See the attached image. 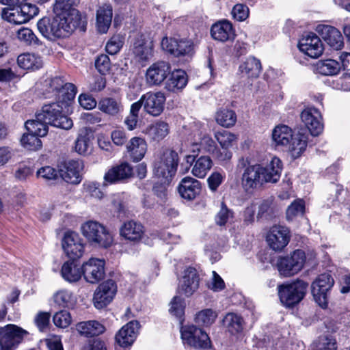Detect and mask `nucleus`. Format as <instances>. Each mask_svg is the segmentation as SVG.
Listing matches in <instances>:
<instances>
[{
  "mask_svg": "<svg viewBox=\"0 0 350 350\" xmlns=\"http://www.w3.org/2000/svg\"><path fill=\"white\" fill-rule=\"evenodd\" d=\"M282 161L278 157H273L266 164H255L246 167L242 174L241 185L248 193L267 183H277L281 175Z\"/></svg>",
  "mask_w": 350,
  "mask_h": 350,
  "instance_id": "obj_1",
  "label": "nucleus"
},
{
  "mask_svg": "<svg viewBox=\"0 0 350 350\" xmlns=\"http://www.w3.org/2000/svg\"><path fill=\"white\" fill-rule=\"evenodd\" d=\"M39 32L50 40L59 38H66L70 35L77 28L76 21H68L61 14H55L53 18L43 17L37 23Z\"/></svg>",
  "mask_w": 350,
  "mask_h": 350,
  "instance_id": "obj_2",
  "label": "nucleus"
},
{
  "mask_svg": "<svg viewBox=\"0 0 350 350\" xmlns=\"http://www.w3.org/2000/svg\"><path fill=\"white\" fill-rule=\"evenodd\" d=\"M69 103L57 100V102L45 104L41 111L36 113V118L57 128L70 129L73 125L72 120L62 113L63 110L68 107Z\"/></svg>",
  "mask_w": 350,
  "mask_h": 350,
  "instance_id": "obj_3",
  "label": "nucleus"
},
{
  "mask_svg": "<svg viewBox=\"0 0 350 350\" xmlns=\"http://www.w3.org/2000/svg\"><path fill=\"white\" fill-rule=\"evenodd\" d=\"M81 232L87 242L93 247L106 249L113 243L111 232L98 221L89 220L83 223Z\"/></svg>",
  "mask_w": 350,
  "mask_h": 350,
  "instance_id": "obj_4",
  "label": "nucleus"
},
{
  "mask_svg": "<svg viewBox=\"0 0 350 350\" xmlns=\"http://www.w3.org/2000/svg\"><path fill=\"white\" fill-rule=\"evenodd\" d=\"M179 161L178 154L174 150L167 149L154 163V174L164 183H170L175 175Z\"/></svg>",
  "mask_w": 350,
  "mask_h": 350,
  "instance_id": "obj_5",
  "label": "nucleus"
},
{
  "mask_svg": "<svg viewBox=\"0 0 350 350\" xmlns=\"http://www.w3.org/2000/svg\"><path fill=\"white\" fill-rule=\"evenodd\" d=\"M308 283L297 280L291 283L278 286V294L281 302L286 307H293L304 297Z\"/></svg>",
  "mask_w": 350,
  "mask_h": 350,
  "instance_id": "obj_6",
  "label": "nucleus"
},
{
  "mask_svg": "<svg viewBox=\"0 0 350 350\" xmlns=\"http://www.w3.org/2000/svg\"><path fill=\"white\" fill-rule=\"evenodd\" d=\"M305 252L296 250L289 255L280 257L277 260V268L281 275L291 277L299 272L306 262Z\"/></svg>",
  "mask_w": 350,
  "mask_h": 350,
  "instance_id": "obj_7",
  "label": "nucleus"
},
{
  "mask_svg": "<svg viewBox=\"0 0 350 350\" xmlns=\"http://www.w3.org/2000/svg\"><path fill=\"white\" fill-rule=\"evenodd\" d=\"M334 284V279L329 273L319 275L312 283L311 291L315 302L322 308L328 306V293Z\"/></svg>",
  "mask_w": 350,
  "mask_h": 350,
  "instance_id": "obj_8",
  "label": "nucleus"
},
{
  "mask_svg": "<svg viewBox=\"0 0 350 350\" xmlns=\"http://www.w3.org/2000/svg\"><path fill=\"white\" fill-rule=\"evenodd\" d=\"M181 338L185 345L196 349H206L210 346L208 334L196 325H185L180 328Z\"/></svg>",
  "mask_w": 350,
  "mask_h": 350,
  "instance_id": "obj_9",
  "label": "nucleus"
},
{
  "mask_svg": "<svg viewBox=\"0 0 350 350\" xmlns=\"http://www.w3.org/2000/svg\"><path fill=\"white\" fill-rule=\"evenodd\" d=\"M28 332L14 324L0 327V350H13Z\"/></svg>",
  "mask_w": 350,
  "mask_h": 350,
  "instance_id": "obj_10",
  "label": "nucleus"
},
{
  "mask_svg": "<svg viewBox=\"0 0 350 350\" xmlns=\"http://www.w3.org/2000/svg\"><path fill=\"white\" fill-rule=\"evenodd\" d=\"M49 92L55 94L57 100L65 101L72 100L76 95L77 90L74 84L66 83L60 77H55L46 81Z\"/></svg>",
  "mask_w": 350,
  "mask_h": 350,
  "instance_id": "obj_11",
  "label": "nucleus"
},
{
  "mask_svg": "<svg viewBox=\"0 0 350 350\" xmlns=\"http://www.w3.org/2000/svg\"><path fill=\"white\" fill-rule=\"evenodd\" d=\"M79 1V0H55L54 12L55 14L62 15L68 21H70L71 19L72 21H76L77 26L83 28L84 21H83L79 10L76 9Z\"/></svg>",
  "mask_w": 350,
  "mask_h": 350,
  "instance_id": "obj_12",
  "label": "nucleus"
},
{
  "mask_svg": "<svg viewBox=\"0 0 350 350\" xmlns=\"http://www.w3.org/2000/svg\"><path fill=\"white\" fill-rule=\"evenodd\" d=\"M171 65L165 61L151 64L146 70V79L150 85L160 86L171 73Z\"/></svg>",
  "mask_w": 350,
  "mask_h": 350,
  "instance_id": "obj_13",
  "label": "nucleus"
},
{
  "mask_svg": "<svg viewBox=\"0 0 350 350\" xmlns=\"http://www.w3.org/2000/svg\"><path fill=\"white\" fill-rule=\"evenodd\" d=\"M200 278L196 269L189 267L183 272L178 283V292L187 297L192 295L199 288Z\"/></svg>",
  "mask_w": 350,
  "mask_h": 350,
  "instance_id": "obj_14",
  "label": "nucleus"
},
{
  "mask_svg": "<svg viewBox=\"0 0 350 350\" xmlns=\"http://www.w3.org/2000/svg\"><path fill=\"white\" fill-rule=\"evenodd\" d=\"M116 291V283L112 280H108L100 284L94 294V306L98 309H102L107 306L113 299Z\"/></svg>",
  "mask_w": 350,
  "mask_h": 350,
  "instance_id": "obj_15",
  "label": "nucleus"
},
{
  "mask_svg": "<svg viewBox=\"0 0 350 350\" xmlns=\"http://www.w3.org/2000/svg\"><path fill=\"white\" fill-rule=\"evenodd\" d=\"M161 45L164 51L176 57L191 55L193 53V44L189 40L163 38Z\"/></svg>",
  "mask_w": 350,
  "mask_h": 350,
  "instance_id": "obj_16",
  "label": "nucleus"
},
{
  "mask_svg": "<svg viewBox=\"0 0 350 350\" xmlns=\"http://www.w3.org/2000/svg\"><path fill=\"white\" fill-rule=\"evenodd\" d=\"M298 47L301 52L311 58H318L324 51L322 41L316 33L312 32L303 36L299 42Z\"/></svg>",
  "mask_w": 350,
  "mask_h": 350,
  "instance_id": "obj_17",
  "label": "nucleus"
},
{
  "mask_svg": "<svg viewBox=\"0 0 350 350\" xmlns=\"http://www.w3.org/2000/svg\"><path fill=\"white\" fill-rule=\"evenodd\" d=\"M62 245L64 253L72 260L81 258L83 254L84 245L81 239L75 232L66 233Z\"/></svg>",
  "mask_w": 350,
  "mask_h": 350,
  "instance_id": "obj_18",
  "label": "nucleus"
},
{
  "mask_svg": "<svg viewBox=\"0 0 350 350\" xmlns=\"http://www.w3.org/2000/svg\"><path fill=\"white\" fill-rule=\"evenodd\" d=\"M291 235L287 227L273 226L267 236V241L269 247L274 251H281L288 243Z\"/></svg>",
  "mask_w": 350,
  "mask_h": 350,
  "instance_id": "obj_19",
  "label": "nucleus"
},
{
  "mask_svg": "<svg viewBox=\"0 0 350 350\" xmlns=\"http://www.w3.org/2000/svg\"><path fill=\"white\" fill-rule=\"evenodd\" d=\"M81 269L85 280L88 282L95 284L104 278L105 261L92 258L84 262Z\"/></svg>",
  "mask_w": 350,
  "mask_h": 350,
  "instance_id": "obj_20",
  "label": "nucleus"
},
{
  "mask_svg": "<svg viewBox=\"0 0 350 350\" xmlns=\"http://www.w3.org/2000/svg\"><path fill=\"white\" fill-rule=\"evenodd\" d=\"M301 118L312 135L317 136L323 131L322 116L319 109L314 107L306 108L301 112Z\"/></svg>",
  "mask_w": 350,
  "mask_h": 350,
  "instance_id": "obj_21",
  "label": "nucleus"
},
{
  "mask_svg": "<svg viewBox=\"0 0 350 350\" xmlns=\"http://www.w3.org/2000/svg\"><path fill=\"white\" fill-rule=\"evenodd\" d=\"M144 101V109L152 116H159L164 109L165 96L161 92H148L142 96Z\"/></svg>",
  "mask_w": 350,
  "mask_h": 350,
  "instance_id": "obj_22",
  "label": "nucleus"
},
{
  "mask_svg": "<svg viewBox=\"0 0 350 350\" xmlns=\"http://www.w3.org/2000/svg\"><path fill=\"white\" fill-rule=\"evenodd\" d=\"M83 164L80 160H69L62 165L59 173L64 180L71 184H79L81 180V171Z\"/></svg>",
  "mask_w": 350,
  "mask_h": 350,
  "instance_id": "obj_23",
  "label": "nucleus"
},
{
  "mask_svg": "<svg viewBox=\"0 0 350 350\" xmlns=\"http://www.w3.org/2000/svg\"><path fill=\"white\" fill-rule=\"evenodd\" d=\"M317 31L321 35L322 39L334 49L340 50L343 46L342 36L336 28L329 25H319L317 27Z\"/></svg>",
  "mask_w": 350,
  "mask_h": 350,
  "instance_id": "obj_24",
  "label": "nucleus"
},
{
  "mask_svg": "<svg viewBox=\"0 0 350 350\" xmlns=\"http://www.w3.org/2000/svg\"><path fill=\"white\" fill-rule=\"evenodd\" d=\"M153 44L147 39L145 36L138 35L133 43V53L135 58L139 62H144L150 59L152 56Z\"/></svg>",
  "mask_w": 350,
  "mask_h": 350,
  "instance_id": "obj_25",
  "label": "nucleus"
},
{
  "mask_svg": "<svg viewBox=\"0 0 350 350\" xmlns=\"http://www.w3.org/2000/svg\"><path fill=\"white\" fill-rule=\"evenodd\" d=\"M178 191L183 198L193 200L201 192V183L192 177L187 176L180 182Z\"/></svg>",
  "mask_w": 350,
  "mask_h": 350,
  "instance_id": "obj_26",
  "label": "nucleus"
},
{
  "mask_svg": "<svg viewBox=\"0 0 350 350\" xmlns=\"http://www.w3.org/2000/svg\"><path fill=\"white\" fill-rule=\"evenodd\" d=\"M185 159L193 165L192 174L199 178H204L213 165L212 160L208 156H201L196 159L195 155H187Z\"/></svg>",
  "mask_w": 350,
  "mask_h": 350,
  "instance_id": "obj_27",
  "label": "nucleus"
},
{
  "mask_svg": "<svg viewBox=\"0 0 350 350\" xmlns=\"http://www.w3.org/2000/svg\"><path fill=\"white\" fill-rule=\"evenodd\" d=\"M139 329V322L131 321L123 326L116 335V340L120 346L126 347L133 344Z\"/></svg>",
  "mask_w": 350,
  "mask_h": 350,
  "instance_id": "obj_28",
  "label": "nucleus"
},
{
  "mask_svg": "<svg viewBox=\"0 0 350 350\" xmlns=\"http://www.w3.org/2000/svg\"><path fill=\"white\" fill-rule=\"evenodd\" d=\"M144 233V226L133 220L125 221L120 228V235L124 239L136 242L139 241Z\"/></svg>",
  "mask_w": 350,
  "mask_h": 350,
  "instance_id": "obj_29",
  "label": "nucleus"
},
{
  "mask_svg": "<svg viewBox=\"0 0 350 350\" xmlns=\"http://www.w3.org/2000/svg\"><path fill=\"white\" fill-rule=\"evenodd\" d=\"M133 174L132 166L124 162L109 170L104 176V180L109 183L129 178Z\"/></svg>",
  "mask_w": 350,
  "mask_h": 350,
  "instance_id": "obj_30",
  "label": "nucleus"
},
{
  "mask_svg": "<svg viewBox=\"0 0 350 350\" xmlns=\"http://www.w3.org/2000/svg\"><path fill=\"white\" fill-rule=\"evenodd\" d=\"M211 34L214 40L220 42L232 40L234 37L232 26L228 21L214 24L211 29Z\"/></svg>",
  "mask_w": 350,
  "mask_h": 350,
  "instance_id": "obj_31",
  "label": "nucleus"
},
{
  "mask_svg": "<svg viewBox=\"0 0 350 350\" xmlns=\"http://www.w3.org/2000/svg\"><path fill=\"white\" fill-rule=\"evenodd\" d=\"M113 16L112 6L104 4L96 12V27L101 33H106L111 23Z\"/></svg>",
  "mask_w": 350,
  "mask_h": 350,
  "instance_id": "obj_32",
  "label": "nucleus"
},
{
  "mask_svg": "<svg viewBox=\"0 0 350 350\" xmlns=\"http://www.w3.org/2000/svg\"><path fill=\"white\" fill-rule=\"evenodd\" d=\"M187 75L183 70L171 71L170 77L165 83V88L170 92L183 90L187 83Z\"/></svg>",
  "mask_w": 350,
  "mask_h": 350,
  "instance_id": "obj_33",
  "label": "nucleus"
},
{
  "mask_svg": "<svg viewBox=\"0 0 350 350\" xmlns=\"http://www.w3.org/2000/svg\"><path fill=\"white\" fill-rule=\"evenodd\" d=\"M127 152L133 161H139L144 157L147 145L145 140L141 137H134L126 145Z\"/></svg>",
  "mask_w": 350,
  "mask_h": 350,
  "instance_id": "obj_34",
  "label": "nucleus"
},
{
  "mask_svg": "<svg viewBox=\"0 0 350 350\" xmlns=\"http://www.w3.org/2000/svg\"><path fill=\"white\" fill-rule=\"evenodd\" d=\"M93 135L86 128L80 130L75 142V151L82 155H87L92 150Z\"/></svg>",
  "mask_w": 350,
  "mask_h": 350,
  "instance_id": "obj_35",
  "label": "nucleus"
},
{
  "mask_svg": "<svg viewBox=\"0 0 350 350\" xmlns=\"http://www.w3.org/2000/svg\"><path fill=\"white\" fill-rule=\"evenodd\" d=\"M193 152H198L201 149L205 152L213 154L215 152L217 145L215 141L208 135H204L202 131H198L194 135V142L192 144Z\"/></svg>",
  "mask_w": 350,
  "mask_h": 350,
  "instance_id": "obj_36",
  "label": "nucleus"
},
{
  "mask_svg": "<svg viewBox=\"0 0 350 350\" xmlns=\"http://www.w3.org/2000/svg\"><path fill=\"white\" fill-rule=\"evenodd\" d=\"M239 70L243 77L257 78L261 71V64L258 59L249 57L239 66Z\"/></svg>",
  "mask_w": 350,
  "mask_h": 350,
  "instance_id": "obj_37",
  "label": "nucleus"
},
{
  "mask_svg": "<svg viewBox=\"0 0 350 350\" xmlns=\"http://www.w3.org/2000/svg\"><path fill=\"white\" fill-rule=\"evenodd\" d=\"M98 109L111 116H115L123 109L121 100L112 97L102 98L98 103Z\"/></svg>",
  "mask_w": 350,
  "mask_h": 350,
  "instance_id": "obj_38",
  "label": "nucleus"
},
{
  "mask_svg": "<svg viewBox=\"0 0 350 350\" xmlns=\"http://www.w3.org/2000/svg\"><path fill=\"white\" fill-rule=\"evenodd\" d=\"M223 323L227 331L232 335H237L243 330L244 321L237 314L228 313L223 319Z\"/></svg>",
  "mask_w": 350,
  "mask_h": 350,
  "instance_id": "obj_39",
  "label": "nucleus"
},
{
  "mask_svg": "<svg viewBox=\"0 0 350 350\" xmlns=\"http://www.w3.org/2000/svg\"><path fill=\"white\" fill-rule=\"evenodd\" d=\"M77 330L82 336L92 337L105 332V327L96 321L80 322L77 325Z\"/></svg>",
  "mask_w": 350,
  "mask_h": 350,
  "instance_id": "obj_40",
  "label": "nucleus"
},
{
  "mask_svg": "<svg viewBox=\"0 0 350 350\" xmlns=\"http://www.w3.org/2000/svg\"><path fill=\"white\" fill-rule=\"evenodd\" d=\"M17 63L21 68L33 70L40 68L43 65L42 58L33 53L20 55L17 58Z\"/></svg>",
  "mask_w": 350,
  "mask_h": 350,
  "instance_id": "obj_41",
  "label": "nucleus"
},
{
  "mask_svg": "<svg viewBox=\"0 0 350 350\" xmlns=\"http://www.w3.org/2000/svg\"><path fill=\"white\" fill-rule=\"evenodd\" d=\"M81 270L82 269L75 262V260L67 261L62 265L61 273L65 280L75 282L80 280L82 275Z\"/></svg>",
  "mask_w": 350,
  "mask_h": 350,
  "instance_id": "obj_42",
  "label": "nucleus"
},
{
  "mask_svg": "<svg viewBox=\"0 0 350 350\" xmlns=\"http://www.w3.org/2000/svg\"><path fill=\"white\" fill-rule=\"evenodd\" d=\"M293 132L290 127L286 125H279L274 128L272 132V139L276 146H286L292 138Z\"/></svg>",
  "mask_w": 350,
  "mask_h": 350,
  "instance_id": "obj_43",
  "label": "nucleus"
},
{
  "mask_svg": "<svg viewBox=\"0 0 350 350\" xmlns=\"http://www.w3.org/2000/svg\"><path fill=\"white\" fill-rule=\"evenodd\" d=\"M307 135L302 133H297L292 135L288 146V150L294 157H298L306 150L307 146Z\"/></svg>",
  "mask_w": 350,
  "mask_h": 350,
  "instance_id": "obj_44",
  "label": "nucleus"
},
{
  "mask_svg": "<svg viewBox=\"0 0 350 350\" xmlns=\"http://www.w3.org/2000/svg\"><path fill=\"white\" fill-rule=\"evenodd\" d=\"M170 133L168 124L163 121H157L150 125L147 131L148 135L154 141L159 142Z\"/></svg>",
  "mask_w": 350,
  "mask_h": 350,
  "instance_id": "obj_45",
  "label": "nucleus"
},
{
  "mask_svg": "<svg viewBox=\"0 0 350 350\" xmlns=\"http://www.w3.org/2000/svg\"><path fill=\"white\" fill-rule=\"evenodd\" d=\"M315 68L318 73L323 75H337L340 69L338 62L331 59L319 61Z\"/></svg>",
  "mask_w": 350,
  "mask_h": 350,
  "instance_id": "obj_46",
  "label": "nucleus"
},
{
  "mask_svg": "<svg viewBox=\"0 0 350 350\" xmlns=\"http://www.w3.org/2000/svg\"><path fill=\"white\" fill-rule=\"evenodd\" d=\"M215 120L219 124L229 128L235 124L237 115L232 109H221L217 111Z\"/></svg>",
  "mask_w": 350,
  "mask_h": 350,
  "instance_id": "obj_47",
  "label": "nucleus"
},
{
  "mask_svg": "<svg viewBox=\"0 0 350 350\" xmlns=\"http://www.w3.org/2000/svg\"><path fill=\"white\" fill-rule=\"evenodd\" d=\"M26 129L37 136L44 137L48 133V124L44 120H27L25 124Z\"/></svg>",
  "mask_w": 350,
  "mask_h": 350,
  "instance_id": "obj_48",
  "label": "nucleus"
},
{
  "mask_svg": "<svg viewBox=\"0 0 350 350\" xmlns=\"http://www.w3.org/2000/svg\"><path fill=\"white\" fill-rule=\"evenodd\" d=\"M18 7H12V8H3L1 11V17L14 24H22L26 23L23 14L18 10Z\"/></svg>",
  "mask_w": 350,
  "mask_h": 350,
  "instance_id": "obj_49",
  "label": "nucleus"
},
{
  "mask_svg": "<svg viewBox=\"0 0 350 350\" xmlns=\"http://www.w3.org/2000/svg\"><path fill=\"white\" fill-rule=\"evenodd\" d=\"M39 137L40 136L29 132L27 134H24L22 136L21 142L22 146L27 150H37L41 148L42 145V141Z\"/></svg>",
  "mask_w": 350,
  "mask_h": 350,
  "instance_id": "obj_50",
  "label": "nucleus"
},
{
  "mask_svg": "<svg viewBox=\"0 0 350 350\" xmlns=\"http://www.w3.org/2000/svg\"><path fill=\"white\" fill-rule=\"evenodd\" d=\"M53 301L55 304L60 307H68L73 304V296L70 291L62 289L57 291L53 295Z\"/></svg>",
  "mask_w": 350,
  "mask_h": 350,
  "instance_id": "obj_51",
  "label": "nucleus"
},
{
  "mask_svg": "<svg viewBox=\"0 0 350 350\" xmlns=\"http://www.w3.org/2000/svg\"><path fill=\"white\" fill-rule=\"evenodd\" d=\"M217 316L216 312L212 309H205L196 314L195 321L200 325L208 326L215 322Z\"/></svg>",
  "mask_w": 350,
  "mask_h": 350,
  "instance_id": "obj_52",
  "label": "nucleus"
},
{
  "mask_svg": "<svg viewBox=\"0 0 350 350\" xmlns=\"http://www.w3.org/2000/svg\"><path fill=\"white\" fill-rule=\"evenodd\" d=\"M314 345L318 350H337L336 340L329 335L320 336Z\"/></svg>",
  "mask_w": 350,
  "mask_h": 350,
  "instance_id": "obj_53",
  "label": "nucleus"
},
{
  "mask_svg": "<svg viewBox=\"0 0 350 350\" xmlns=\"http://www.w3.org/2000/svg\"><path fill=\"white\" fill-rule=\"evenodd\" d=\"M18 39L27 45H39L40 41L33 31L29 28H21L17 31Z\"/></svg>",
  "mask_w": 350,
  "mask_h": 350,
  "instance_id": "obj_54",
  "label": "nucleus"
},
{
  "mask_svg": "<svg viewBox=\"0 0 350 350\" xmlns=\"http://www.w3.org/2000/svg\"><path fill=\"white\" fill-rule=\"evenodd\" d=\"M304 202L301 200H295L288 206L286 210V219L293 220L296 217L302 215L304 213Z\"/></svg>",
  "mask_w": 350,
  "mask_h": 350,
  "instance_id": "obj_55",
  "label": "nucleus"
},
{
  "mask_svg": "<svg viewBox=\"0 0 350 350\" xmlns=\"http://www.w3.org/2000/svg\"><path fill=\"white\" fill-rule=\"evenodd\" d=\"M215 137L221 148H230L237 141V136L227 131L217 132Z\"/></svg>",
  "mask_w": 350,
  "mask_h": 350,
  "instance_id": "obj_56",
  "label": "nucleus"
},
{
  "mask_svg": "<svg viewBox=\"0 0 350 350\" xmlns=\"http://www.w3.org/2000/svg\"><path fill=\"white\" fill-rule=\"evenodd\" d=\"M54 324L59 327L66 328L71 323V317L66 310L56 312L53 318Z\"/></svg>",
  "mask_w": 350,
  "mask_h": 350,
  "instance_id": "obj_57",
  "label": "nucleus"
},
{
  "mask_svg": "<svg viewBox=\"0 0 350 350\" xmlns=\"http://www.w3.org/2000/svg\"><path fill=\"white\" fill-rule=\"evenodd\" d=\"M18 8V10L23 14L26 23L38 15L39 12V9L36 5L26 2L23 3Z\"/></svg>",
  "mask_w": 350,
  "mask_h": 350,
  "instance_id": "obj_58",
  "label": "nucleus"
},
{
  "mask_svg": "<svg viewBox=\"0 0 350 350\" xmlns=\"http://www.w3.org/2000/svg\"><path fill=\"white\" fill-rule=\"evenodd\" d=\"M95 67L103 75L109 72L111 68V62L107 55L101 54L95 60Z\"/></svg>",
  "mask_w": 350,
  "mask_h": 350,
  "instance_id": "obj_59",
  "label": "nucleus"
},
{
  "mask_svg": "<svg viewBox=\"0 0 350 350\" xmlns=\"http://www.w3.org/2000/svg\"><path fill=\"white\" fill-rule=\"evenodd\" d=\"M184 303L179 297H174L170 302V312L176 318L180 319L184 314Z\"/></svg>",
  "mask_w": 350,
  "mask_h": 350,
  "instance_id": "obj_60",
  "label": "nucleus"
},
{
  "mask_svg": "<svg viewBox=\"0 0 350 350\" xmlns=\"http://www.w3.org/2000/svg\"><path fill=\"white\" fill-rule=\"evenodd\" d=\"M233 216V213L222 202L221 208L215 216V222L219 226H224Z\"/></svg>",
  "mask_w": 350,
  "mask_h": 350,
  "instance_id": "obj_61",
  "label": "nucleus"
},
{
  "mask_svg": "<svg viewBox=\"0 0 350 350\" xmlns=\"http://www.w3.org/2000/svg\"><path fill=\"white\" fill-rule=\"evenodd\" d=\"M123 45L122 39L119 36H113L106 44V51L111 55L116 54Z\"/></svg>",
  "mask_w": 350,
  "mask_h": 350,
  "instance_id": "obj_62",
  "label": "nucleus"
},
{
  "mask_svg": "<svg viewBox=\"0 0 350 350\" xmlns=\"http://www.w3.org/2000/svg\"><path fill=\"white\" fill-rule=\"evenodd\" d=\"M249 8L243 4H237L232 10V14L234 19L243 21L249 16Z\"/></svg>",
  "mask_w": 350,
  "mask_h": 350,
  "instance_id": "obj_63",
  "label": "nucleus"
},
{
  "mask_svg": "<svg viewBox=\"0 0 350 350\" xmlns=\"http://www.w3.org/2000/svg\"><path fill=\"white\" fill-rule=\"evenodd\" d=\"M58 172L52 167L45 166L37 172V176L45 180H53L57 177Z\"/></svg>",
  "mask_w": 350,
  "mask_h": 350,
  "instance_id": "obj_64",
  "label": "nucleus"
}]
</instances>
